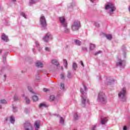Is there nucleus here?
I'll use <instances>...</instances> for the list:
<instances>
[{
  "instance_id": "obj_1",
  "label": "nucleus",
  "mask_w": 130,
  "mask_h": 130,
  "mask_svg": "<svg viewBox=\"0 0 130 130\" xmlns=\"http://www.w3.org/2000/svg\"><path fill=\"white\" fill-rule=\"evenodd\" d=\"M83 89H80V92L81 93V102L82 105V107H85L86 104H89V99L87 97V86L85 84H83Z\"/></svg>"
},
{
  "instance_id": "obj_2",
  "label": "nucleus",
  "mask_w": 130,
  "mask_h": 130,
  "mask_svg": "<svg viewBox=\"0 0 130 130\" xmlns=\"http://www.w3.org/2000/svg\"><path fill=\"white\" fill-rule=\"evenodd\" d=\"M118 97L122 102H125V101H126V89L125 87H123L119 92Z\"/></svg>"
},
{
  "instance_id": "obj_3",
  "label": "nucleus",
  "mask_w": 130,
  "mask_h": 130,
  "mask_svg": "<svg viewBox=\"0 0 130 130\" xmlns=\"http://www.w3.org/2000/svg\"><path fill=\"white\" fill-rule=\"evenodd\" d=\"M98 101L100 102V103H102V104H106V103H107V100H106V96L104 92H100L99 93Z\"/></svg>"
},
{
  "instance_id": "obj_4",
  "label": "nucleus",
  "mask_w": 130,
  "mask_h": 130,
  "mask_svg": "<svg viewBox=\"0 0 130 130\" xmlns=\"http://www.w3.org/2000/svg\"><path fill=\"white\" fill-rule=\"evenodd\" d=\"M106 10H108L109 14L111 16L114 14V12L116 11V8L114 6V5L112 3L108 4L105 7Z\"/></svg>"
},
{
  "instance_id": "obj_5",
  "label": "nucleus",
  "mask_w": 130,
  "mask_h": 130,
  "mask_svg": "<svg viewBox=\"0 0 130 130\" xmlns=\"http://www.w3.org/2000/svg\"><path fill=\"white\" fill-rule=\"evenodd\" d=\"M40 24L42 30H46L47 29V23H46V19L43 15H41L40 18Z\"/></svg>"
},
{
  "instance_id": "obj_6",
  "label": "nucleus",
  "mask_w": 130,
  "mask_h": 130,
  "mask_svg": "<svg viewBox=\"0 0 130 130\" xmlns=\"http://www.w3.org/2000/svg\"><path fill=\"white\" fill-rule=\"evenodd\" d=\"M81 27V22L80 21H75L72 25V29L73 31H78Z\"/></svg>"
},
{
  "instance_id": "obj_7",
  "label": "nucleus",
  "mask_w": 130,
  "mask_h": 130,
  "mask_svg": "<svg viewBox=\"0 0 130 130\" xmlns=\"http://www.w3.org/2000/svg\"><path fill=\"white\" fill-rule=\"evenodd\" d=\"M116 66L120 67L121 69H123L125 67V60H121V59H118L117 62H116Z\"/></svg>"
},
{
  "instance_id": "obj_8",
  "label": "nucleus",
  "mask_w": 130,
  "mask_h": 130,
  "mask_svg": "<svg viewBox=\"0 0 130 130\" xmlns=\"http://www.w3.org/2000/svg\"><path fill=\"white\" fill-rule=\"evenodd\" d=\"M23 130H33V126L30 123L26 122L23 125Z\"/></svg>"
},
{
  "instance_id": "obj_9",
  "label": "nucleus",
  "mask_w": 130,
  "mask_h": 130,
  "mask_svg": "<svg viewBox=\"0 0 130 130\" xmlns=\"http://www.w3.org/2000/svg\"><path fill=\"white\" fill-rule=\"evenodd\" d=\"M59 21L62 27H66L67 25H68V23H67V21H66V19L63 17H61L59 18Z\"/></svg>"
},
{
  "instance_id": "obj_10",
  "label": "nucleus",
  "mask_w": 130,
  "mask_h": 130,
  "mask_svg": "<svg viewBox=\"0 0 130 130\" xmlns=\"http://www.w3.org/2000/svg\"><path fill=\"white\" fill-rule=\"evenodd\" d=\"M51 37V35L50 34V33L48 32L46 34L45 36H44L43 38V41H44V42H48L49 40V38H50V37Z\"/></svg>"
},
{
  "instance_id": "obj_11",
  "label": "nucleus",
  "mask_w": 130,
  "mask_h": 130,
  "mask_svg": "<svg viewBox=\"0 0 130 130\" xmlns=\"http://www.w3.org/2000/svg\"><path fill=\"white\" fill-rule=\"evenodd\" d=\"M36 67L37 68H43V63L41 62V61H37L36 62Z\"/></svg>"
},
{
  "instance_id": "obj_12",
  "label": "nucleus",
  "mask_w": 130,
  "mask_h": 130,
  "mask_svg": "<svg viewBox=\"0 0 130 130\" xmlns=\"http://www.w3.org/2000/svg\"><path fill=\"white\" fill-rule=\"evenodd\" d=\"M51 62L52 64H54V66H56V67H58L59 65V63H58V61H57V60L55 59H53L51 61Z\"/></svg>"
},
{
  "instance_id": "obj_13",
  "label": "nucleus",
  "mask_w": 130,
  "mask_h": 130,
  "mask_svg": "<svg viewBox=\"0 0 130 130\" xmlns=\"http://www.w3.org/2000/svg\"><path fill=\"white\" fill-rule=\"evenodd\" d=\"M106 85H111L112 84V83H114V80H111L110 79H107L106 80Z\"/></svg>"
},
{
  "instance_id": "obj_14",
  "label": "nucleus",
  "mask_w": 130,
  "mask_h": 130,
  "mask_svg": "<svg viewBox=\"0 0 130 130\" xmlns=\"http://www.w3.org/2000/svg\"><path fill=\"white\" fill-rule=\"evenodd\" d=\"M2 40H3V41H6V42H8V41H9L8 36H7L5 34H2Z\"/></svg>"
},
{
  "instance_id": "obj_15",
  "label": "nucleus",
  "mask_w": 130,
  "mask_h": 130,
  "mask_svg": "<svg viewBox=\"0 0 130 130\" xmlns=\"http://www.w3.org/2000/svg\"><path fill=\"white\" fill-rule=\"evenodd\" d=\"M40 126V121H37L35 123V126L36 127V129L39 128V126Z\"/></svg>"
},
{
  "instance_id": "obj_16",
  "label": "nucleus",
  "mask_w": 130,
  "mask_h": 130,
  "mask_svg": "<svg viewBox=\"0 0 130 130\" xmlns=\"http://www.w3.org/2000/svg\"><path fill=\"white\" fill-rule=\"evenodd\" d=\"M108 120L107 119V118H106V117L102 118L101 119L102 124H105V123H106V122H107Z\"/></svg>"
},
{
  "instance_id": "obj_17",
  "label": "nucleus",
  "mask_w": 130,
  "mask_h": 130,
  "mask_svg": "<svg viewBox=\"0 0 130 130\" xmlns=\"http://www.w3.org/2000/svg\"><path fill=\"white\" fill-rule=\"evenodd\" d=\"M78 68V64L77 63L74 62L72 65L73 71H76L77 68Z\"/></svg>"
},
{
  "instance_id": "obj_18",
  "label": "nucleus",
  "mask_w": 130,
  "mask_h": 130,
  "mask_svg": "<svg viewBox=\"0 0 130 130\" xmlns=\"http://www.w3.org/2000/svg\"><path fill=\"white\" fill-rule=\"evenodd\" d=\"M64 27V33H70V29L68 28V24H66V26H63Z\"/></svg>"
},
{
  "instance_id": "obj_19",
  "label": "nucleus",
  "mask_w": 130,
  "mask_h": 130,
  "mask_svg": "<svg viewBox=\"0 0 130 130\" xmlns=\"http://www.w3.org/2000/svg\"><path fill=\"white\" fill-rule=\"evenodd\" d=\"M95 49V44L90 43L89 44V50H94Z\"/></svg>"
},
{
  "instance_id": "obj_20",
  "label": "nucleus",
  "mask_w": 130,
  "mask_h": 130,
  "mask_svg": "<svg viewBox=\"0 0 130 130\" xmlns=\"http://www.w3.org/2000/svg\"><path fill=\"white\" fill-rule=\"evenodd\" d=\"M39 107L40 108H43V107H45V108H46L47 107H48V106H47V105L45 104L42 103L40 104Z\"/></svg>"
},
{
  "instance_id": "obj_21",
  "label": "nucleus",
  "mask_w": 130,
  "mask_h": 130,
  "mask_svg": "<svg viewBox=\"0 0 130 130\" xmlns=\"http://www.w3.org/2000/svg\"><path fill=\"white\" fill-rule=\"evenodd\" d=\"M32 99L34 101V102H36V101H38V97L37 96V95H34L32 97Z\"/></svg>"
},
{
  "instance_id": "obj_22",
  "label": "nucleus",
  "mask_w": 130,
  "mask_h": 130,
  "mask_svg": "<svg viewBox=\"0 0 130 130\" xmlns=\"http://www.w3.org/2000/svg\"><path fill=\"white\" fill-rule=\"evenodd\" d=\"M10 121L11 123H15V117L13 116H10Z\"/></svg>"
},
{
  "instance_id": "obj_23",
  "label": "nucleus",
  "mask_w": 130,
  "mask_h": 130,
  "mask_svg": "<svg viewBox=\"0 0 130 130\" xmlns=\"http://www.w3.org/2000/svg\"><path fill=\"white\" fill-rule=\"evenodd\" d=\"M74 42L76 43V45H78V46H81V42L79 40H75L74 41Z\"/></svg>"
},
{
  "instance_id": "obj_24",
  "label": "nucleus",
  "mask_w": 130,
  "mask_h": 130,
  "mask_svg": "<svg viewBox=\"0 0 130 130\" xmlns=\"http://www.w3.org/2000/svg\"><path fill=\"white\" fill-rule=\"evenodd\" d=\"M67 77L68 78V79H72L73 78V75H72L71 72L69 71L68 72Z\"/></svg>"
},
{
  "instance_id": "obj_25",
  "label": "nucleus",
  "mask_w": 130,
  "mask_h": 130,
  "mask_svg": "<svg viewBox=\"0 0 130 130\" xmlns=\"http://www.w3.org/2000/svg\"><path fill=\"white\" fill-rule=\"evenodd\" d=\"M63 65L64 66V68H66V69L68 68V60H67V59H66L63 60Z\"/></svg>"
},
{
  "instance_id": "obj_26",
  "label": "nucleus",
  "mask_w": 130,
  "mask_h": 130,
  "mask_svg": "<svg viewBox=\"0 0 130 130\" xmlns=\"http://www.w3.org/2000/svg\"><path fill=\"white\" fill-rule=\"evenodd\" d=\"M94 26L97 28H99V27H100V24L97 22V21H94Z\"/></svg>"
},
{
  "instance_id": "obj_27",
  "label": "nucleus",
  "mask_w": 130,
  "mask_h": 130,
  "mask_svg": "<svg viewBox=\"0 0 130 130\" xmlns=\"http://www.w3.org/2000/svg\"><path fill=\"white\" fill-rule=\"evenodd\" d=\"M13 111V112H17L18 111V109H17L15 105H12Z\"/></svg>"
},
{
  "instance_id": "obj_28",
  "label": "nucleus",
  "mask_w": 130,
  "mask_h": 130,
  "mask_svg": "<svg viewBox=\"0 0 130 130\" xmlns=\"http://www.w3.org/2000/svg\"><path fill=\"white\" fill-rule=\"evenodd\" d=\"M60 88L61 90H62L63 91L64 90V84L61 83L60 85Z\"/></svg>"
},
{
  "instance_id": "obj_29",
  "label": "nucleus",
  "mask_w": 130,
  "mask_h": 130,
  "mask_svg": "<svg viewBox=\"0 0 130 130\" xmlns=\"http://www.w3.org/2000/svg\"><path fill=\"white\" fill-rule=\"evenodd\" d=\"M25 101L27 104H30V100L27 96L25 97Z\"/></svg>"
},
{
  "instance_id": "obj_30",
  "label": "nucleus",
  "mask_w": 130,
  "mask_h": 130,
  "mask_svg": "<svg viewBox=\"0 0 130 130\" xmlns=\"http://www.w3.org/2000/svg\"><path fill=\"white\" fill-rule=\"evenodd\" d=\"M60 123H61V124H63L64 123V120L62 117H60Z\"/></svg>"
},
{
  "instance_id": "obj_31",
  "label": "nucleus",
  "mask_w": 130,
  "mask_h": 130,
  "mask_svg": "<svg viewBox=\"0 0 130 130\" xmlns=\"http://www.w3.org/2000/svg\"><path fill=\"white\" fill-rule=\"evenodd\" d=\"M107 39H108V40H111L112 39V36L111 35H108L106 36Z\"/></svg>"
},
{
  "instance_id": "obj_32",
  "label": "nucleus",
  "mask_w": 130,
  "mask_h": 130,
  "mask_svg": "<svg viewBox=\"0 0 130 130\" xmlns=\"http://www.w3.org/2000/svg\"><path fill=\"white\" fill-rule=\"evenodd\" d=\"M20 15H21V16H22V17H23L25 19H27V17H26V15L25 14V13L24 12H21Z\"/></svg>"
},
{
  "instance_id": "obj_33",
  "label": "nucleus",
  "mask_w": 130,
  "mask_h": 130,
  "mask_svg": "<svg viewBox=\"0 0 130 130\" xmlns=\"http://www.w3.org/2000/svg\"><path fill=\"white\" fill-rule=\"evenodd\" d=\"M54 99H55V97L54 96V95H52L50 96V100L51 101H53V100H54Z\"/></svg>"
},
{
  "instance_id": "obj_34",
  "label": "nucleus",
  "mask_w": 130,
  "mask_h": 130,
  "mask_svg": "<svg viewBox=\"0 0 130 130\" xmlns=\"http://www.w3.org/2000/svg\"><path fill=\"white\" fill-rule=\"evenodd\" d=\"M0 103H1V104H6V103H7V101L5 100H1L0 101Z\"/></svg>"
},
{
  "instance_id": "obj_35",
  "label": "nucleus",
  "mask_w": 130,
  "mask_h": 130,
  "mask_svg": "<svg viewBox=\"0 0 130 130\" xmlns=\"http://www.w3.org/2000/svg\"><path fill=\"white\" fill-rule=\"evenodd\" d=\"M27 89L29 91V92H30L31 93H33V90H32V87H31L30 86H28Z\"/></svg>"
},
{
  "instance_id": "obj_36",
  "label": "nucleus",
  "mask_w": 130,
  "mask_h": 130,
  "mask_svg": "<svg viewBox=\"0 0 130 130\" xmlns=\"http://www.w3.org/2000/svg\"><path fill=\"white\" fill-rule=\"evenodd\" d=\"M74 117L75 119H78V117H79V116L78 115V114L75 113L74 114Z\"/></svg>"
},
{
  "instance_id": "obj_37",
  "label": "nucleus",
  "mask_w": 130,
  "mask_h": 130,
  "mask_svg": "<svg viewBox=\"0 0 130 130\" xmlns=\"http://www.w3.org/2000/svg\"><path fill=\"white\" fill-rule=\"evenodd\" d=\"M82 51H87V49L86 47H82Z\"/></svg>"
},
{
  "instance_id": "obj_38",
  "label": "nucleus",
  "mask_w": 130,
  "mask_h": 130,
  "mask_svg": "<svg viewBox=\"0 0 130 130\" xmlns=\"http://www.w3.org/2000/svg\"><path fill=\"white\" fill-rule=\"evenodd\" d=\"M14 101H17L19 100L18 96L17 95H14Z\"/></svg>"
},
{
  "instance_id": "obj_39",
  "label": "nucleus",
  "mask_w": 130,
  "mask_h": 130,
  "mask_svg": "<svg viewBox=\"0 0 130 130\" xmlns=\"http://www.w3.org/2000/svg\"><path fill=\"white\" fill-rule=\"evenodd\" d=\"M35 4V1H34V0H30L29 4V6H31V4Z\"/></svg>"
},
{
  "instance_id": "obj_40",
  "label": "nucleus",
  "mask_w": 130,
  "mask_h": 130,
  "mask_svg": "<svg viewBox=\"0 0 130 130\" xmlns=\"http://www.w3.org/2000/svg\"><path fill=\"white\" fill-rule=\"evenodd\" d=\"M36 47L39 48V43L38 41H36Z\"/></svg>"
},
{
  "instance_id": "obj_41",
  "label": "nucleus",
  "mask_w": 130,
  "mask_h": 130,
  "mask_svg": "<svg viewBox=\"0 0 130 130\" xmlns=\"http://www.w3.org/2000/svg\"><path fill=\"white\" fill-rule=\"evenodd\" d=\"M96 125L92 126L91 130H96Z\"/></svg>"
},
{
  "instance_id": "obj_42",
  "label": "nucleus",
  "mask_w": 130,
  "mask_h": 130,
  "mask_svg": "<svg viewBox=\"0 0 130 130\" xmlns=\"http://www.w3.org/2000/svg\"><path fill=\"white\" fill-rule=\"evenodd\" d=\"M102 53V52L101 51H99L95 53V55H97V54H99Z\"/></svg>"
},
{
  "instance_id": "obj_43",
  "label": "nucleus",
  "mask_w": 130,
  "mask_h": 130,
  "mask_svg": "<svg viewBox=\"0 0 130 130\" xmlns=\"http://www.w3.org/2000/svg\"><path fill=\"white\" fill-rule=\"evenodd\" d=\"M45 50L46 51H50V48H48V47H46L45 48Z\"/></svg>"
},
{
  "instance_id": "obj_44",
  "label": "nucleus",
  "mask_w": 130,
  "mask_h": 130,
  "mask_svg": "<svg viewBox=\"0 0 130 130\" xmlns=\"http://www.w3.org/2000/svg\"><path fill=\"white\" fill-rule=\"evenodd\" d=\"M61 79H64V75L63 74H61Z\"/></svg>"
},
{
  "instance_id": "obj_45",
  "label": "nucleus",
  "mask_w": 130,
  "mask_h": 130,
  "mask_svg": "<svg viewBox=\"0 0 130 130\" xmlns=\"http://www.w3.org/2000/svg\"><path fill=\"white\" fill-rule=\"evenodd\" d=\"M3 61L4 63H6V56H3Z\"/></svg>"
},
{
  "instance_id": "obj_46",
  "label": "nucleus",
  "mask_w": 130,
  "mask_h": 130,
  "mask_svg": "<svg viewBox=\"0 0 130 130\" xmlns=\"http://www.w3.org/2000/svg\"><path fill=\"white\" fill-rule=\"evenodd\" d=\"M80 63L82 67H85V66L84 65V63L83 62V61H80Z\"/></svg>"
},
{
  "instance_id": "obj_47",
  "label": "nucleus",
  "mask_w": 130,
  "mask_h": 130,
  "mask_svg": "<svg viewBox=\"0 0 130 130\" xmlns=\"http://www.w3.org/2000/svg\"><path fill=\"white\" fill-rule=\"evenodd\" d=\"M127 127L126 126H124L123 127V130H127Z\"/></svg>"
},
{
  "instance_id": "obj_48",
  "label": "nucleus",
  "mask_w": 130,
  "mask_h": 130,
  "mask_svg": "<svg viewBox=\"0 0 130 130\" xmlns=\"http://www.w3.org/2000/svg\"><path fill=\"white\" fill-rule=\"evenodd\" d=\"M43 91H44V92H47V91H48V89H47V88H44L43 89Z\"/></svg>"
},
{
  "instance_id": "obj_49",
  "label": "nucleus",
  "mask_w": 130,
  "mask_h": 130,
  "mask_svg": "<svg viewBox=\"0 0 130 130\" xmlns=\"http://www.w3.org/2000/svg\"><path fill=\"white\" fill-rule=\"evenodd\" d=\"M6 79H7V75H4V80H5V81H6Z\"/></svg>"
},
{
  "instance_id": "obj_50",
  "label": "nucleus",
  "mask_w": 130,
  "mask_h": 130,
  "mask_svg": "<svg viewBox=\"0 0 130 130\" xmlns=\"http://www.w3.org/2000/svg\"><path fill=\"white\" fill-rule=\"evenodd\" d=\"M17 0H12V2H13V3H15V2H16Z\"/></svg>"
},
{
  "instance_id": "obj_51",
  "label": "nucleus",
  "mask_w": 130,
  "mask_h": 130,
  "mask_svg": "<svg viewBox=\"0 0 130 130\" xmlns=\"http://www.w3.org/2000/svg\"><path fill=\"white\" fill-rule=\"evenodd\" d=\"M2 108H3L1 104H0V109H2Z\"/></svg>"
},
{
  "instance_id": "obj_52",
  "label": "nucleus",
  "mask_w": 130,
  "mask_h": 130,
  "mask_svg": "<svg viewBox=\"0 0 130 130\" xmlns=\"http://www.w3.org/2000/svg\"><path fill=\"white\" fill-rule=\"evenodd\" d=\"M90 2H91V3H94V0H90Z\"/></svg>"
},
{
  "instance_id": "obj_53",
  "label": "nucleus",
  "mask_w": 130,
  "mask_h": 130,
  "mask_svg": "<svg viewBox=\"0 0 130 130\" xmlns=\"http://www.w3.org/2000/svg\"><path fill=\"white\" fill-rule=\"evenodd\" d=\"M3 52V50H0V53H2Z\"/></svg>"
},
{
  "instance_id": "obj_54",
  "label": "nucleus",
  "mask_w": 130,
  "mask_h": 130,
  "mask_svg": "<svg viewBox=\"0 0 130 130\" xmlns=\"http://www.w3.org/2000/svg\"><path fill=\"white\" fill-rule=\"evenodd\" d=\"M128 10H129V12H130V6L129 7Z\"/></svg>"
},
{
  "instance_id": "obj_55",
  "label": "nucleus",
  "mask_w": 130,
  "mask_h": 130,
  "mask_svg": "<svg viewBox=\"0 0 130 130\" xmlns=\"http://www.w3.org/2000/svg\"><path fill=\"white\" fill-rule=\"evenodd\" d=\"M6 121H8V118H6Z\"/></svg>"
},
{
  "instance_id": "obj_56",
  "label": "nucleus",
  "mask_w": 130,
  "mask_h": 130,
  "mask_svg": "<svg viewBox=\"0 0 130 130\" xmlns=\"http://www.w3.org/2000/svg\"><path fill=\"white\" fill-rule=\"evenodd\" d=\"M33 51H34V49H33Z\"/></svg>"
},
{
  "instance_id": "obj_57",
  "label": "nucleus",
  "mask_w": 130,
  "mask_h": 130,
  "mask_svg": "<svg viewBox=\"0 0 130 130\" xmlns=\"http://www.w3.org/2000/svg\"><path fill=\"white\" fill-rule=\"evenodd\" d=\"M0 9H1V6H0Z\"/></svg>"
}]
</instances>
